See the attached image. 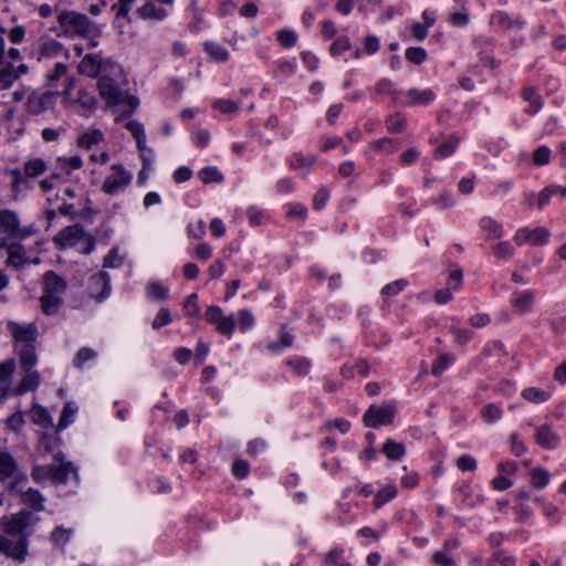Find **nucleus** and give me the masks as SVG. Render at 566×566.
<instances>
[{"label": "nucleus", "mask_w": 566, "mask_h": 566, "mask_svg": "<svg viewBox=\"0 0 566 566\" xmlns=\"http://www.w3.org/2000/svg\"><path fill=\"white\" fill-rule=\"evenodd\" d=\"M99 95L106 99L111 105H117L127 102V109L124 111L125 115H130L138 106V99L135 96H129L122 92L114 80L108 76H102L97 82Z\"/></svg>", "instance_id": "20e7f679"}, {"label": "nucleus", "mask_w": 566, "mask_h": 566, "mask_svg": "<svg viewBox=\"0 0 566 566\" xmlns=\"http://www.w3.org/2000/svg\"><path fill=\"white\" fill-rule=\"evenodd\" d=\"M50 470H51V464L35 467L32 471V476L36 481L50 479Z\"/></svg>", "instance_id": "0e129e2a"}, {"label": "nucleus", "mask_w": 566, "mask_h": 566, "mask_svg": "<svg viewBox=\"0 0 566 566\" xmlns=\"http://www.w3.org/2000/svg\"><path fill=\"white\" fill-rule=\"evenodd\" d=\"M407 96L409 98L408 104L419 105L428 104L434 97V93L431 90H418L411 88L408 91Z\"/></svg>", "instance_id": "b1692460"}, {"label": "nucleus", "mask_w": 566, "mask_h": 566, "mask_svg": "<svg viewBox=\"0 0 566 566\" xmlns=\"http://www.w3.org/2000/svg\"><path fill=\"white\" fill-rule=\"evenodd\" d=\"M147 296L153 300L165 301L168 298V290L159 282H149L146 285Z\"/></svg>", "instance_id": "473e14b6"}, {"label": "nucleus", "mask_w": 566, "mask_h": 566, "mask_svg": "<svg viewBox=\"0 0 566 566\" xmlns=\"http://www.w3.org/2000/svg\"><path fill=\"white\" fill-rule=\"evenodd\" d=\"M396 413L394 405H385L377 407L371 405L364 415V423L366 427L377 428L380 426H389L392 423Z\"/></svg>", "instance_id": "0eeeda50"}, {"label": "nucleus", "mask_w": 566, "mask_h": 566, "mask_svg": "<svg viewBox=\"0 0 566 566\" xmlns=\"http://www.w3.org/2000/svg\"><path fill=\"white\" fill-rule=\"evenodd\" d=\"M213 107L222 113H234L238 111V105L231 99H218L214 102Z\"/></svg>", "instance_id": "8fccbe9b"}, {"label": "nucleus", "mask_w": 566, "mask_h": 566, "mask_svg": "<svg viewBox=\"0 0 566 566\" xmlns=\"http://www.w3.org/2000/svg\"><path fill=\"white\" fill-rule=\"evenodd\" d=\"M15 66L11 63H0V85L2 90H8L17 80Z\"/></svg>", "instance_id": "4be33fe9"}, {"label": "nucleus", "mask_w": 566, "mask_h": 566, "mask_svg": "<svg viewBox=\"0 0 566 566\" xmlns=\"http://www.w3.org/2000/svg\"><path fill=\"white\" fill-rule=\"evenodd\" d=\"M46 170V164L40 158L30 159L24 165V174L27 177H38Z\"/></svg>", "instance_id": "c756f323"}, {"label": "nucleus", "mask_w": 566, "mask_h": 566, "mask_svg": "<svg viewBox=\"0 0 566 566\" xmlns=\"http://www.w3.org/2000/svg\"><path fill=\"white\" fill-rule=\"evenodd\" d=\"M137 12L144 19L163 20L167 17L166 10L157 9L151 2H146Z\"/></svg>", "instance_id": "cd10ccee"}, {"label": "nucleus", "mask_w": 566, "mask_h": 566, "mask_svg": "<svg viewBox=\"0 0 566 566\" xmlns=\"http://www.w3.org/2000/svg\"><path fill=\"white\" fill-rule=\"evenodd\" d=\"M199 177L205 184L220 182L222 180V175L214 167H207L201 169Z\"/></svg>", "instance_id": "4c0bfd02"}, {"label": "nucleus", "mask_w": 566, "mask_h": 566, "mask_svg": "<svg viewBox=\"0 0 566 566\" xmlns=\"http://www.w3.org/2000/svg\"><path fill=\"white\" fill-rule=\"evenodd\" d=\"M56 461L61 462L60 465H53L51 464L50 470V480H52L55 483H62L65 482L71 473H73L75 470L72 465V463L63 462V455L61 453L55 455Z\"/></svg>", "instance_id": "dca6fc26"}, {"label": "nucleus", "mask_w": 566, "mask_h": 566, "mask_svg": "<svg viewBox=\"0 0 566 566\" xmlns=\"http://www.w3.org/2000/svg\"><path fill=\"white\" fill-rule=\"evenodd\" d=\"M102 139V132L99 129H92L81 135L77 144L80 147L91 148L93 145L98 144Z\"/></svg>", "instance_id": "2f4dec72"}, {"label": "nucleus", "mask_w": 566, "mask_h": 566, "mask_svg": "<svg viewBox=\"0 0 566 566\" xmlns=\"http://www.w3.org/2000/svg\"><path fill=\"white\" fill-rule=\"evenodd\" d=\"M481 415L485 421L493 422L501 418L502 409L494 403H488L481 410Z\"/></svg>", "instance_id": "e433bc0d"}, {"label": "nucleus", "mask_w": 566, "mask_h": 566, "mask_svg": "<svg viewBox=\"0 0 566 566\" xmlns=\"http://www.w3.org/2000/svg\"><path fill=\"white\" fill-rule=\"evenodd\" d=\"M397 494V488L392 484H388L385 488L380 489L375 497L374 504L376 509H379L387 501L394 499Z\"/></svg>", "instance_id": "72a5a7b5"}, {"label": "nucleus", "mask_w": 566, "mask_h": 566, "mask_svg": "<svg viewBox=\"0 0 566 566\" xmlns=\"http://www.w3.org/2000/svg\"><path fill=\"white\" fill-rule=\"evenodd\" d=\"M33 523V515L27 510H22L15 514L6 515L0 518V527L4 536L19 538L28 536L27 528Z\"/></svg>", "instance_id": "39448f33"}, {"label": "nucleus", "mask_w": 566, "mask_h": 566, "mask_svg": "<svg viewBox=\"0 0 566 566\" xmlns=\"http://www.w3.org/2000/svg\"><path fill=\"white\" fill-rule=\"evenodd\" d=\"M109 276L106 272H99L93 274L90 277L88 291L90 294L97 301H102L107 297L109 293Z\"/></svg>", "instance_id": "9b49d317"}, {"label": "nucleus", "mask_w": 566, "mask_h": 566, "mask_svg": "<svg viewBox=\"0 0 566 566\" xmlns=\"http://www.w3.org/2000/svg\"><path fill=\"white\" fill-rule=\"evenodd\" d=\"M53 242L61 250L80 245L84 254H90L95 248V239L80 224L65 227L54 237Z\"/></svg>", "instance_id": "f03ea898"}, {"label": "nucleus", "mask_w": 566, "mask_h": 566, "mask_svg": "<svg viewBox=\"0 0 566 566\" xmlns=\"http://www.w3.org/2000/svg\"><path fill=\"white\" fill-rule=\"evenodd\" d=\"M24 423L23 415L22 412H15L12 416H10L7 420V426L12 431H20Z\"/></svg>", "instance_id": "864d4df0"}, {"label": "nucleus", "mask_w": 566, "mask_h": 566, "mask_svg": "<svg viewBox=\"0 0 566 566\" xmlns=\"http://www.w3.org/2000/svg\"><path fill=\"white\" fill-rule=\"evenodd\" d=\"M70 534V530L57 527L52 532L51 539L53 541L54 544L63 546L67 543Z\"/></svg>", "instance_id": "79ce46f5"}, {"label": "nucleus", "mask_w": 566, "mask_h": 566, "mask_svg": "<svg viewBox=\"0 0 566 566\" xmlns=\"http://www.w3.org/2000/svg\"><path fill=\"white\" fill-rule=\"evenodd\" d=\"M75 411H76V409H75V407L73 406L72 402H67L64 406L62 415H61V418H60V421L57 423V430H62V429L66 428L71 423L72 418H73Z\"/></svg>", "instance_id": "58836bf2"}, {"label": "nucleus", "mask_w": 566, "mask_h": 566, "mask_svg": "<svg viewBox=\"0 0 566 566\" xmlns=\"http://www.w3.org/2000/svg\"><path fill=\"white\" fill-rule=\"evenodd\" d=\"M8 328L15 342L14 348L19 356L20 366L30 367L31 365H35L38 360L34 346V342L38 337L35 324L9 322Z\"/></svg>", "instance_id": "f257e3e1"}, {"label": "nucleus", "mask_w": 566, "mask_h": 566, "mask_svg": "<svg viewBox=\"0 0 566 566\" xmlns=\"http://www.w3.org/2000/svg\"><path fill=\"white\" fill-rule=\"evenodd\" d=\"M316 160V157L313 155L303 156L298 155L296 156L295 160L292 161V167L300 169V168H310Z\"/></svg>", "instance_id": "603ef678"}, {"label": "nucleus", "mask_w": 566, "mask_h": 566, "mask_svg": "<svg viewBox=\"0 0 566 566\" xmlns=\"http://www.w3.org/2000/svg\"><path fill=\"white\" fill-rule=\"evenodd\" d=\"M35 365H31L30 367L21 366V368L25 371V375L20 380L19 385L13 389V394L17 396H21L28 391H33L39 387L40 384V375L36 370H33Z\"/></svg>", "instance_id": "ddd939ff"}, {"label": "nucleus", "mask_w": 566, "mask_h": 566, "mask_svg": "<svg viewBox=\"0 0 566 566\" xmlns=\"http://www.w3.org/2000/svg\"><path fill=\"white\" fill-rule=\"evenodd\" d=\"M458 143H459L458 138L450 137L446 143H443L441 146H439L437 148V154L440 157H447V156L451 155L454 151Z\"/></svg>", "instance_id": "c03bdc74"}, {"label": "nucleus", "mask_w": 566, "mask_h": 566, "mask_svg": "<svg viewBox=\"0 0 566 566\" xmlns=\"http://www.w3.org/2000/svg\"><path fill=\"white\" fill-rule=\"evenodd\" d=\"M207 322L214 324L216 329L223 334L230 335L234 329V321L231 316H223L222 311L218 306H210L205 313Z\"/></svg>", "instance_id": "1a4fd4ad"}, {"label": "nucleus", "mask_w": 566, "mask_h": 566, "mask_svg": "<svg viewBox=\"0 0 566 566\" xmlns=\"http://www.w3.org/2000/svg\"><path fill=\"white\" fill-rule=\"evenodd\" d=\"M524 98L532 103L531 107L528 108L530 113L534 114L541 108V98L536 95L533 88H526L524 91Z\"/></svg>", "instance_id": "49530a36"}, {"label": "nucleus", "mask_w": 566, "mask_h": 566, "mask_svg": "<svg viewBox=\"0 0 566 566\" xmlns=\"http://www.w3.org/2000/svg\"><path fill=\"white\" fill-rule=\"evenodd\" d=\"M96 356V353L87 347L81 348L74 359V365L81 367L84 361L90 360Z\"/></svg>", "instance_id": "09e8293b"}, {"label": "nucleus", "mask_w": 566, "mask_h": 566, "mask_svg": "<svg viewBox=\"0 0 566 566\" xmlns=\"http://www.w3.org/2000/svg\"><path fill=\"white\" fill-rule=\"evenodd\" d=\"M31 419L35 424L41 426L42 428H49L52 426V418L49 411L39 405H34L32 407Z\"/></svg>", "instance_id": "a878e982"}, {"label": "nucleus", "mask_w": 566, "mask_h": 566, "mask_svg": "<svg viewBox=\"0 0 566 566\" xmlns=\"http://www.w3.org/2000/svg\"><path fill=\"white\" fill-rule=\"evenodd\" d=\"M433 562L441 566H454L453 559L442 552H437L433 555Z\"/></svg>", "instance_id": "774afa93"}, {"label": "nucleus", "mask_w": 566, "mask_h": 566, "mask_svg": "<svg viewBox=\"0 0 566 566\" xmlns=\"http://www.w3.org/2000/svg\"><path fill=\"white\" fill-rule=\"evenodd\" d=\"M66 291V282L53 271L44 274L43 292L63 297Z\"/></svg>", "instance_id": "2eb2a0df"}, {"label": "nucleus", "mask_w": 566, "mask_h": 566, "mask_svg": "<svg viewBox=\"0 0 566 566\" xmlns=\"http://www.w3.org/2000/svg\"><path fill=\"white\" fill-rule=\"evenodd\" d=\"M490 323V316L485 313H478L470 317L471 326L482 328Z\"/></svg>", "instance_id": "052dcab7"}, {"label": "nucleus", "mask_w": 566, "mask_h": 566, "mask_svg": "<svg viewBox=\"0 0 566 566\" xmlns=\"http://www.w3.org/2000/svg\"><path fill=\"white\" fill-rule=\"evenodd\" d=\"M493 252L497 259H506L511 258L514 254L515 250L510 242L502 241L493 245Z\"/></svg>", "instance_id": "c9c22d12"}, {"label": "nucleus", "mask_w": 566, "mask_h": 566, "mask_svg": "<svg viewBox=\"0 0 566 566\" xmlns=\"http://www.w3.org/2000/svg\"><path fill=\"white\" fill-rule=\"evenodd\" d=\"M348 48L349 40L346 38H339L331 45V52L333 54H339L340 52L347 50Z\"/></svg>", "instance_id": "69168bd1"}, {"label": "nucleus", "mask_w": 566, "mask_h": 566, "mask_svg": "<svg viewBox=\"0 0 566 566\" xmlns=\"http://www.w3.org/2000/svg\"><path fill=\"white\" fill-rule=\"evenodd\" d=\"M457 467L462 471H473L476 469V461L471 455H461L457 460Z\"/></svg>", "instance_id": "6e6d98bb"}, {"label": "nucleus", "mask_w": 566, "mask_h": 566, "mask_svg": "<svg viewBox=\"0 0 566 566\" xmlns=\"http://www.w3.org/2000/svg\"><path fill=\"white\" fill-rule=\"evenodd\" d=\"M232 472L237 478L243 479L248 475L249 464L245 461L237 460L232 465Z\"/></svg>", "instance_id": "680f3d73"}, {"label": "nucleus", "mask_w": 566, "mask_h": 566, "mask_svg": "<svg viewBox=\"0 0 566 566\" xmlns=\"http://www.w3.org/2000/svg\"><path fill=\"white\" fill-rule=\"evenodd\" d=\"M449 360L450 358L448 355H440L433 363L431 373L439 376L447 368Z\"/></svg>", "instance_id": "bf43d9fd"}, {"label": "nucleus", "mask_w": 566, "mask_h": 566, "mask_svg": "<svg viewBox=\"0 0 566 566\" xmlns=\"http://www.w3.org/2000/svg\"><path fill=\"white\" fill-rule=\"evenodd\" d=\"M382 452L390 460H399L405 454V446L394 440H387L382 447Z\"/></svg>", "instance_id": "c85d7f7f"}, {"label": "nucleus", "mask_w": 566, "mask_h": 566, "mask_svg": "<svg viewBox=\"0 0 566 566\" xmlns=\"http://www.w3.org/2000/svg\"><path fill=\"white\" fill-rule=\"evenodd\" d=\"M14 369L15 361L12 358L0 363V401L10 392Z\"/></svg>", "instance_id": "4468645a"}, {"label": "nucleus", "mask_w": 566, "mask_h": 566, "mask_svg": "<svg viewBox=\"0 0 566 566\" xmlns=\"http://www.w3.org/2000/svg\"><path fill=\"white\" fill-rule=\"evenodd\" d=\"M532 485L537 489L546 486L549 482V473L542 468H535L531 472Z\"/></svg>", "instance_id": "f704fd0d"}, {"label": "nucleus", "mask_w": 566, "mask_h": 566, "mask_svg": "<svg viewBox=\"0 0 566 566\" xmlns=\"http://www.w3.org/2000/svg\"><path fill=\"white\" fill-rule=\"evenodd\" d=\"M549 232L545 228H536L534 230L520 229L514 235V242L517 245H522L527 242L532 245H543L547 242Z\"/></svg>", "instance_id": "9d476101"}, {"label": "nucleus", "mask_w": 566, "mask_h": 566, "mask_svg": "<svg viewBox=\"0 0 566 566\" xmlns=\"http://www.w3.org/2000/svg\"><path fill=\"white\" fill-rule=\"evenodd\" d=\"M406 57L411 63L421 64L426 60L427 53L422 48H409L406 51Z\"/></svg>", "instance_id": "ea45409f"}, {"label": "nucleus", "mask_w": 566, "mask_h": 566, "mask_svg": "<svg viewBox=\"0 0 566 566\" xmlns=\"http://www.w3.org/2000/svg\"><path fill=\"white\" fill-rule=\"evenodd\" d=\"M60 29L65 35L90 36L95 24L86 14L76 11L63 10L57 15Z\"/></svg>", "instance_id": "7ed1b4c3"}, {"label": "nucleus", "mask_w": 566, "mask_h": 566, "mask_svg": "<svg viewBox=\"0 0 566 566\" xmlns=\"http://www.w3.org/2000/svg\"><path fill=\"white\" fill-rule=\"evenodd\" d=\"M20 497L23 504L29 505L35 511L43 510L44 497L38 490L28 489L27 491L21 492Z\"/></svg>", "instance_id": "aec40b11"}, {"label": "nucleus", "mask_w": 566, "mask_h": 566, "mask_svg": "<svg viewBox=\"0 0 566 566\" xmlns=\"http://www.w3.org/2000/svg\"><path fill=\"white\" fill-rule=\"evenodd\" d=\"M522 397L534 403H542L549 399L551 394L535 387L525 388L522 391Z\"/></svg>", "instance_id": "bb28decb"}, {"label": "nucleus", "mask_w": 566, "mask_h": 566, "mask_svg": "<svg viewBox=\"0 0 566 566\" xmlns=\"http://www.w3.org/2000/svg\"><path fill=\"white\" fill-rule=\"evenodd\" d=\"M135 1L136 0H119L112 8L113 10H116L117 17H126Z\"/></svg>", "instance_id": "4d7b16f0"}, {"label": "nucleus", "mask_w": 566, "mask_h": 566, "mask_svg": "<svg viewBox=\"0 0 566 566\" xmlns=\"http://www.w3.org/2000/svg\"><path fill=\"white\" fill-rule=\"evenodd\" d=\"M551 150L542 146L534 153L533 161L537 166L546 165L549 161Z\"/></svg>", "instance_id": "de8ad7c7"}, {"label": "nucleus", "mask_w": 566, "mask_h": 566, "mask_svg": "<svg viewBox=\"0 0 566 566\" xmlns=\"http://www.w3.org/2000/svg\"><path fill=\"white\" fill-rule=\"evenodd\" d=\"M41 310L45 315L56 314L63 303V297L44 293L40 298Z\"/></svg>", "instance_id": "6ab92c4d"}, {"label": "nucleus", "mask_w": 566, "mask_h": 566, "mask_svg": "<svg viewBox=\"0 0 566 566\" xmlns=\"http://www.w3.org/2000/svg\"><path fill=\"white\" fill-rule=\"evenodd\" d=\"M0 247L7 248V250H8L9 256H8L7 263L9 265H12L14 268H20L23 264H25L27 259H25L24 249L22 245H20L18 243L9 244V243H7L6 240H3L0 242Z\"/></svg>", "instance_id": "f3484780"}, {"label": "nucleus", "mask_w": 566, "mask_h": 566, "mask_svg": "<svg viewBox=\"0 0 566 566\" xmlns=\"http://www.w3.org/2000/svg\"><path fill=\"white\" fill-rule=\"evenodd\" d=\"M0 552L15 562L23 563L29 555L28 536L14 538L12 536L0 535Z\"/></svg>", "instance_id": "423d86ee"}, {"label": "nucleus", "mask_w": 566, "mask_h": 566, "mask_svg": "<svg viewBox=\"0 0 566 566\" xmlns=\"http://www.w3.org/2000/svg\"><path fill=\"white\" fill-rule=\"evenodd\" d=\"M407 285V282L403 280H398L394 283L387 284L382 289V294L386 295H396L398 294L405 286Z\"/></svg>", "instance_id": "e2e57ef3"}, {"label": "nucleus", "mask_w": 566, "mask_h": 566, "mask_svg": "<svg viewBox=\"0 0 566 566\" xmlns=\"http://www.w3.org/2000/svg\"><path fill=\"white\" fill-rule=\"evenodd\" d=\"M206 50L217 61H224L228 59V52L216 43H207Z\"/></svg>", "instance_id": "37998d69"}, {"label": "nucleus", "mask_w": 566, "mask_h": 566, "mask_svg": "<svg viewBox=\"0 0 566 566\" xmlns=\"http://www.w3.org/2000/svg\"><path fill=\"white\" fill-rule=\"evenodd\" d=\"M17 470V462L8 452H0V481L13 475Z\"/></svg>", "instance_id": "5701e85b"}, {"label": "nucleus", "mask_w": 566, "mask_h": 566, "mask_svg": "<svg viewBox=\"0 0 566 566\" xmlns=\"http://www.w3.org/2000/svg\"><path fill=\"white\" fill-rule=\"evenodd\" d=\"M536 441L544 448L553 449L557 446L558 438L555 433L552 432L549 427L542 426L537 429Z\"/></svg>", "instance_id": "412c9836"}, {"label": "nucleus", "mask_w": 566, "mask_h": 566, "mask_svg": "<svg viewBox=\"0 0 566 566\" xmlns=\"http://www.w3.org/2000/svg\"><path fill=\"white\" fill-rule=\"evenodd\" d=\"M77 103L90 111L94 109L96 107L97 101L95 96L91 95L84 90H81L78 92Z\"/></svg>", "instance_id": "a19ab883"}, {"label": "nucleus", "mask_w": 566, "mask_h": 566, "mask_svg": "<svg viewBox=\"0 0 566 566\" xmlns=\"http://www.w3.org/2000/svg\"><path fill=\"white\" fill-rule=\"evenodd\" d=\"M495 19L497 21V24L503 29H522L523 28V20L520 18H512L510 14L505 12H499L495 15Z\"/></svg>", "instance_id": "7c9ffc66"}, {"label": "nucleus", "mask_w": 566, "mask_h": 566, "mask_svg": "<svg viewBox=\"0 0 566 566\" xmlns=\"http://www.w3.org/2000/svg\"><path fill=\"white\" fill-rule=\"evenodd\" d=\"M102 57L98 54H86L78 64L80 73L96 77L99 73Z\"/></svg>", "instance_id": "a211bd4d"}, {"label": "nucleus", "mask_w": 566, "mask_h": 566, "mask_svg": "<svg viewBox=\"0 0 566 566\" xmlns=\"http://www.w3.org/2000/svg\"><path fill=\"white\" fill-rule=\"evenodd\" d=\"M277 39L283 46H292L296 42V35L293 31L282 30L277 34Z\"/></svg>", "instance_id": "5fc2aeb1"}, {"label": "nucleus", "mask_w": 566, "mask_h": 566, "mask_svg": "<svg viewBox=\"0 0 566 566\" xmlns=\"http://www.w3.org/2000/svg\"><path fill=\"white\" fill-rule=\"evenodd\" d=\"M197 294L192 293L188 296V298L185 302V310L187 311L188 315L190 316H197L199 314V306L197 303Z\"/></svg>", "instance_id": "13d9d810"}, {"label": "nucleus", "mask_w": 566, "mask_h": 566, "mask_svg": "<svg viewBox=\"0 0 566 566\" xmlns=\"http://www.w3.org/2000/svg\"><path fill=\"white\" fill-rule=\"evenodd\" d=\"M0 232L6 233L9 238L21 239L25 237V233L19 227L17 216L7 210L0 211Z\"/></svg>", "instance_id": "f8f14e48"}, {"label": "nucleus", "mask_w": 566, "mask_h": 566, "mask_svg": "<svg viewBox=\"0 0 566 566\" xmlns=\"http://www.w3.org/2000/svg\"><path fill=\"white\" fill-rule=\"evenodd\" d=\"M113 172L106 177L102 190L107 195H116L132 181V175L122 165L112 166Z\"/></svg>", "instance_id": "6e6552de"}, {"label": "nucleus", "mask_w": 566, "mask_h": 566, "mask_svg": "<svg viewBox=\"0 0 566 566\" xmlns=\"http://www.w3.org/2000/svg\"><path fill=\"white\" fill-rule=\"evenodd\" d=\"M171 322L170 312L167 308L159 310L155 319L153 321V328L158 329Z\"/></svg>", "instance_id": "a18cd8bd"}, {"label": "nucleus", "mask_w": 566, "mask_h": 566, "mask_svg": "<svg viewBox=\"0 0 566 566\" xmlns=\"http://www.w3.org/2000/svg\"><path fill=\"white\" fill-rule=\"evenodd\" d=\"M254 318L252 314L245 310L239 313V324L241 328L247 329L253 325Z\"/></svg>", "instance_id": "338daca9"}, {"label": "nucleus", "mask_w": 566, "mask_h": 566, "mask_svg": "<svg viewBox=\"0 0 566 566\" xmlns=\"http://www.w3.org/2000/svg\"><path fill=\"white\" fill-rule=\"evenodd\" d=\"M123 263L122 258L118 255L117 250L113 249L104 259V268H119Z\"/></svg>", "instance_id": "3c124183"}, {"label": "nucleus", "mask_w": 566, "mask_h": 566, "mask_svg": "<svg viewBox=\"0 0 566 566\" xmlns=\"http://www.w3.org/2000/svg\"><path fill=\"white\" fill-rule=\"evenodd\" d=\"M535 294L532 291H525L520 293L513 301L512 304L518 313L527 312L534 303Z\"/></svg>", "instance_id": "393cba45"}]
</instances>
